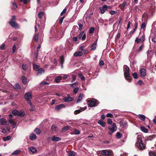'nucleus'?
Returning a JSON list of instances; mask_svg holds the SVG:
<instances>
[{
	"label": "nucleus",
	"instance_id": "69168bd1",
	"mask_svg": "<svg viewBox=\"0 0 156 156\" xmlns=\"http://www.w3.org/2000/svg\"><path fill=\"white\" fill-rule=\"evenodd\" d=\"M66 9H64L61 12L60 14V15L61 16H62L66 12Z\"/></svg>",
	"mask_w": 156,
	"mask_h": 156
},
{
	"label": "nucleus",
	"instance_id": "a211bd4d",
	"mask_svg": "<svg viewBox=\"0 0 156 156\" xmlns=\"http://www.w3.org/2000/svg\"><path fill=\"white\" fill-rule=\"evenodd\" d=\"M22 81L24 85H25L27 83V79L26 77L23 76L21 77Z\"/></svg>",
	"mask_w": 156,
	"mask_h": 156
},
{
	"label": "nucleus",
	"instance_id": "338daca9",
	"mask_svg": "<svg viewBox=\"0 0 156 156\" xmlns=\"http://www.w3.org/2000/svg\"><path fill=\"white\" fill-rule=\"evenodd\" d=\"M16 50V47L15 45H14L12 47V52L14 53Z\"/></svg>",
	"mask_w": 156,
	"mask_h": 156
},
{
	"label": "nucleus",
	"instance_id": "37998d69",
	"mask_svg": "<svg viewBox=\"0 0 156 156\" xmlns=\"http://www.w3.org/2000/svg\"><path fill=\"white\" fill-rule=\"evenodd\" d=\"M145 27L146 25L145 23H143L141 25V29L145 30Z\"/></svg>",
	"mask_w": 156,
	"mask_h": 156
},
{
	"label": "nucleus",
	"instance_id": "603ef678",
	"mask_svg": "<svg viewBox=\"0 0 156 156\" xmlns=\"http://www.w3.org/2000/svg\"><path fill=\"white\" fill-rule=\"evenodd\" d=\"M121 136L122 134L118 132L116 134V137L117 138H120L121 137Z\"/></svg>",
	"mask_w": 156,
	"mask_h": 156
},
{
	"label": "nucleus",
	"instance_id": "ddd939ff",
	"mask_svg": "<svg viewBox=\"0 0 156 156\" xmlns=\"http://www.w3.org/2000/svg\"><path fill=\"white\" fill-rule=\"evenodd\" d=\"M8 122L4 118H2L0 119V124L1 125H5Z\"/></svg>",
	"mask_w": 156,
	"mask_h": 156
},
{
	"label": "nucleus",
	"instance_id": "6e6d98bb",
	"mask_svg": "<svg viewBox=\"0 0 156 156\" xmlns=\"http://www.w3.org/2000/svg\"><path fill=\"white\" fill-rule=\"evenodd\" d=\"M77 85V83L75 82L73 83L70 84V86L73 88L76 85Z\"/></svg>",
	"mask_w": 156,
	"mask_h": 156
},
{
	"label": "nucleus",
	"instance_id": "5701e85b",
	"mask_svg": "<svg viewBox=\"0 0 156 156\" xmlns=\"http://www.w3.org/2000/svg\"><path fill=\"white\" fill-rule=\"evenodd\" d=\"M38 72L37 73V76L40 75V74L44 73L45 71L42 68L39 69L38 70Z\"/></svg>",
	"mask_w": 156,
	"mask_h": 156
},
{
	"label": "nucleus",
	"instance_id": "1a4fd4ad",
	"mask_svg": "<svg viewBox=\"0 0 156 156\" xmlns=\"http://www.w3.org/2000/svg\"><path fill=\"white\" fill-rule=\"evenodd\" d=\"M74 99L70 96L69 95H67V96L64 97L63 98V100L65 102L68 101H73Z\"/></svg>",
	"mask_w": 156,
	"mask_h": 156
},
{
	"label": "nucleus",
	"instance_id": "39448f33",
	"mask_svg": "<svg viewBox=\"0 0 156 156\" xmlns=\"http://www.w3.org/2000/svg\"><path fill=\"white\" fill-rule=\"evenodd\" d=\"M90 102L88 104V106L90 107L96 106L99 104V102L96 99L92 98L90 101Z\"/></svg>",
	"mask_w": 156,
	"mask_h": 156
},
{
	"label": "nucleus",
	"instance_id": "4d7b16f0",
	"mask_svg": "<svg viewBox=\"0 0 156 156\" xmlns=\"http://www.w3.org/2000/svg\"><path fill=\"white\" fill-rule=\"evenodd\" d=\"M106 117H110L111 118H112L114 116L111 113H108L106 115Z\"/></svg>",
	"mask_w": 156,
	"mask_h": 156
},
{
	"label": "nucleus",
	"instance_id": "dca6fc26",
	"mask_svg": "<svg viewBox=\"0 0 156 156\" xmlns=\"http://www.w3.org/2000/svg\"><path fill=\"white\" fill-rule=\"evenodd\" d=\"M29 138L31 140H33L37 139V136L34 133H32L30 135Z\"/></svg>",
	"mask_w": 156,
	"mask_h": 156
},
{
	"label": "nucleus",
	"instance_id": "a18cd8bd",
	"mask_svg": "<svg viewBox=\"0 0 156 156\" xmlns=\"http://www.w3.org/2000/svg\"><path fill=\"white\" fill-rule=\"evenodd\" d=\"M149 155L150 156H156V153L153 152H149Z\"/></svg>",
	"mask_w": 156,
	"mask_h": 156
},
{
	"label": "nucleus",
	"instance_id": "f03ea898",
	"mask_svg": "<svg viewBox=\"0 0 156 156\" xmlns=\"http://www.w3.org/2000/svg\"><path fill=\"white\" fill-rule=\"evenodd\" d=\"M135 146L140 150H143L145 148V146L142 144L141 136L140 135H138L137 136Z\"/></svg>",
	"mask_w": 156,
	"mask_h": 156
},
{
	"label": "nucleus",
	"instance_id": "8fccbe9b",
	"mask_svg": "<svg viewBox=\"0 0 156 156\" xmlns=\"http://www.w3.org/2000/svg\"><path fill=\"white\" fill-rule=\"evenodd\" d=\"M76 76L75 75H72V80L71 81V82L72 83L75 81L76 79Z\"/></svg>",
	"mask_w": 156,
	"mask_h": 156
},
{
	"label": "nucleus",
	"instance_id": "0e129e2a",
	"mask_svg": "<svg viewBox=\"0 0 156 156\" xmlns=\"http://www.w3.org/2000/svg\"><path fill=\"white\" fill-rule=\"evenodd\" d=\"M80 109L75 110L74 112V113L75 115L77 114L80 112Z\"/></svg>",
	"mask_w": 156,
	"mask_h": 156
},
{
	"label": "nucleus",
	"instance_id": "f704fd0d",
	"mask_svg": "<svg viewBox=\"0 0 156 156\" xmlns=\"http://www.w3.org/2000/svg\"><path fill=\"white\" fill-rule=\"evenodd\" d=\"M25 115V113L24 112H18V115L20 117H23Z\"/></svg>",
	"mask_w": 156,
	"mask_h": 156
},
{
	"label": "nucleus",
	"instance_id": "6ab92c4d",
	"mask_svg": "<svg viewBox=\"0 0 156 156\" xmlns=\"http://www.w3.org/2000/svg\"><path fill=\"white\" fill-rule=\"evenodd\" d=\"M29 150L32 154L35 153L37 151L36 149L33 147H30L29 148Z\"/></svg>",
	"mask_w": 156,
	"mask_h": 156
},
{
	"label": "nucleus",
	"instance_id": "3c124183",
	"mask_svg": "<svg viewBox=\"0 0 156 156\" xmlns=\"http://www.w3.org/2000/svg\"><path fill=\"white\" fill-rule=\"evenodd\" d=\"M49 83L48 82L46 81H43L40 83V85L41 86H42L43 85H48L49 84Z\"/></svg>",
	"mask_w": 156,
	"mask_h": 156
},
{
	"label": "nucleus",
	"instance_id": "4468645a",
	"mask_svg": "<svg viewBox=\"0 0 156 156\" xmlns=\"http://www.w3.org/2000/svg\"><path fill=\"white\" fill-rule=\"evenodd\" d=\"M65 105L63 104H60L57 105L55 107V109L57 111H59L61 108H64Z\"/></svg>",
	"mask_w": 156,
	"mask_h": 156
},
{
	"label": "nucleus",
	"instance_id": "9d476101",
	"mask_svg": "<svg viewBox=\"0 0 156 156\" xmlns=\"http://www.w3.org/2000/svg\"><path fill=\"white\" fill-rule=\"evenodd\" d=\"M140 76L143 77L146 76V69L144 68L141 69L139 71Z\"/></svg>",
	"mask_w": 156,
	"mask_h": 156
},
{
	"label": "nucleus",
	"instance_id": "423d86ee",
	"mask_svg": "<svg viewBox=\"0 0 156 156\" xmlns=\"http://www.w3.org/2000/svg\"><path fill=\"white\" fill-rule=\"evenodd\" d=\"M108 129L110 131L108 132V134L111 135L117 129V127L115 123H113L112 126L108 127Z\"/></svg>",
	"mask_w": 156,
	"mask_h": 156
},
{
	"label": "nucleus",
	"instance_id": "680f3d73",
	"mask_svg": "<svg viewBox=\"0 0 156 156\" xmlns=\"http://www.w3.org/2000/svg\"><path fill=\"white\" fill-rule=\"evenodd\" d=\"M108 123L110 125H111L112 123V120L110 119H107Z\"/></svg>",
	"mask_w": 156,
	"mask_h": 156
},
{
	"label": "nucleus",
	"instance_id": "412c9836",
	"mask_svg": "<svg viewBox=\"0 0 156 156\" xmlns=\"http://www.w3.org/2000/svg\"><path fill=\"white\" fill-rule=\"evenodd\" d=\"M127 3L126 1H124L122 3L121 7L120 8L122 10H124L125 7L127 6Z\"/></svg>",
	"mask_w": 156,
	"mask_h": 156
},
{
	"label": "nucleus",
	"instance_id": "aec40b11",
	"mask_svg": "<svg viewBox=\"0 0 156 156\" xmlns=\"http://www.w3.org/2000/svg\"><path fill=\"white\" fill-rule=\"evenodd\" d=\"M137 116L139 119L142 121L144 120L146 118V117L145 115L141 114H139L137 115Z\"/></svg>",
	"mask_w": 156,
	"mask_h": 156
},
{
	"label": "nucleus",
	"instance_id": "2eb2a0df",
	"mask_svg": "<svg viewBox=\"0 0 156 156\" xmlns=\"http://www.w3.org/2000/svg\"><path fill=\"white\" fill-rule=\"evenodd\" d=\"M51 139L53 141H59L61 140V138L53 136L51 137Z\"/></svg>",
	"mask_w": 156,
	"mask_h": 156
},
{
	"label": "nucleus",
	"instance_id": "9b49d317",
	"mask_svg": "<svg viewBox=\"0 0 156 156\" xmlns=\"http://www.w3.org/2000/svg\"><path fill=\"white\" fill-rule=\"evenodd\" d=\"M145 40V36L144 35H143L141 38H139L138 37L136 38L135 40V41L137 43H138L140 41H141L142 42H144V41Z\"/></svg>",
	"mask_w": 156,
	"mask_h": 156
},
{
	"label": "nucleus",
	"instance_id": "774afa93",
	"mask_svg": "<svg viewBox=\"0 0 156 156\" xmlns=\"http://www.w3.org/2000/svg\"><path fill=\"white\" fill-rule=\"evenodd\" d=\"M74 133L76 134H79L80 133V132L78 130L75 129L74 130Z\"/></svg>",
	"mask_w": 156,
	"mask_h": 156
},
{
	"label": "nucleus",
	"instance_id": "de8ad7c7",
	"mask_svg": "<svg viewBox=\"0 0 156 156\" xmlns=\"http://www.w3.org/2000/svg\"><path fill=\"white\" fill-rule=\"evenodd\" d=\"M22 68L24 71H26L27 69V65L26 64H22Z\"/></svg>",
	"mask_w": 156,
	"mask_h": 156
},
{
	"label": "nucleus",
	"instance_id": "f257e3e1",
	"mask_svg": "<svg viewBox=\"0 0 156 156\" xmlns=\"http://www.w3.org/2000/svg\"><path fill=\"white\" fill-rule=\"evenodd\" d=\"M129 67L126 65L124 66L123 71L125 78L126 80L131 82L132 79L129 75Z\"/></svg>",
	"mask_w": 156,
	"mask_h": 156
},
{
	"label": "nucleus",
	"instance_id": "c9c22d12",
	"mask_svg": "<svg viewBox=\"0 0 156 156\" xmlns=\"http://www.w3.org/2000/svg\"><path fill=\"white\" fill-rule=\"evenodd\" d=\"M3 138L4 141H6L9 140L11 139V137L9 136H8L6 137H3Z\"/></svg>",
	"mask_w": 156,
	"mask_h": 156
},
{
	"label": "nucleus",
	"instance_id": "052dcab7",
	"mask_svg": "<svg viewBox=\"0 0 156 156\" xmlns=\"http://www.w3.org/2000/svg\"><path fill=\"white\" fill-rule=\"evenodd\" d=\"M5 44L3 43L0 46V49L1 50H3L4 49L5 47Z\"/></svg>",
	"mask_w": 156,
	"mask_h": 156
},
{
	"label": "nucleus",
	"instance_id": "7ed1b4c3",
	"mask_svg": "<svg viewBox=\"0 0 156 156\" xmlns=\"http://www.w3.org/2000/svg\"><path fill=\"white\" fill-rule=\"evenodd\" d=\"M16 17L15 16H13L9 23L10 25L15 29H18L19 28V25L16 22Z\"/></svg>",
	"mask_w": 156,
	"mask_h": 156
},
{
	"label": "nucleus",
	"instance_id": "4be33fe9",
	"mask_svg": "<svg viewBox=\"0 0 156 156\" xmlns=\"http://www.w3.org/2000/svg\"><path fill=\"white\" fill-rule=\"evenodd\" d=\"M51 129L53 133H55L58 131V129L55 125H52L51 126Z\"/></svg>",
	"mask_w": 156,
	"mask_h": 156
},
{
	"label": "nucleus",
	"instance_id": "a878e982",
	"mask_svg": "<svg viewBox=\"0 0 156 156\" xmlns=\"http://www.w3.org/2000/svg\"><path fill=\"white\" fill-rule=\"evenodd\" d=\"M9 122L12 125L13 128H15L16 126V123L12 119H9Z\"/></svg>",
	"mask_w": 156,
	"mask_h": 156
},
{
	"label": "nucleus",
	"instance_id": "c85d7f7f",
	"mask_svg": "<svg viewBox=\"0 0 156 156\" xmlns=\"http://www.w3.org/2000/svg\"><path fill=\"white\" fill-rule=\"evenodd\" d=\"M97 41H96L94 44L91 45V49L92 50H94L95 49L97 45Z\"/></svg>",
	"mask_w": 156,
	"mask_h": 156
},
{
	"label": "nucleus",
	"instance_id": "bb28decb",
	"mask_svg": "<svg viewBox=\"0 0 156 156\" xmlns=\"http://www.w3.org/2000/svg\"><path fill=\"white\" fill-rule=\"evenodd\" d=\"M33 68L36 71H37L39 69V66L38 65L35 64H33Z\"/></svg>",
	"mask_w": 156,
	"mask_h": 156
},
{
	"label": "nucleus",
	"instance_id": "6e6552de",
	"mask_svg": "<svg viewBox=\"0 0 156 156\" xmlns=\"http://www.w3.org/2000/svg\"><path fill=\"white\" fill-rule=\"evenodd\" d=\"M110 8V6H107L106 5H104L102 7H100L99 8V9L101 11V14H103L106 10H107L108 9Z\"/></svg>",
	"mask_w": 156,
	"mask_h": 156
},
{
	"label": "nucleus",
	"instance_id": "13d9d810",
	"mask_svg": "<svg viewBox=\"0 0 156 156\" xmlns=\"http://www.w3.org/2000/svg\"><path fill=\"white\" fill-rule=\"evenodd\" d=\"M133 76L134 78L136 79L137 78V74L136 73H134L133 74Z\"/></svg>",
	"mask_w": 156,
	"mask_h": 156
},
{
	"label": "nucleus",
	"instance_id": "bf43d9fd",
	"mask_svg": "<svg viewBox=\"0 0 156 156\" xmlns=\"http://www.w3.org/2000/svg\"><path fill=\"white\" fill-rule=\"evenodd\" d=\"M60 33L61 34L60 35H57V37H58L57 38L58 39H59L60 38H61L63 36V34H64V33L62 32H60Z\"/></svg>",
	"mask_w": 156,
	"mask_h": 156
},
{
	"label": "nucleus",
	"instance_id": "864d4df0",
	"mask_svg": "<svg viewBox=\"0 0 156 156\" xmlns=\"http://www.w3.org/2000/svg\"><path fill=\"white\" fill-rule=\"evenodd\" d=\"M79 90V88L76 87L73 89V92L75 94H76Z\"/></svg>",
	"mask_w": 156,
	"mask_h": 156
},
{
	"label": "nucleus",
	"instance_id": "c756f323",
	"mask_svg": "<svg viewBox=\"0 0 156 156\" xmlns=\"http://www.w3.org/2000/svg\"><path fill=\"white\" fill-rule=\"evenodd\" d=\"M18 111L16 110L15 109L13 110L12 112V114L15 116H16L18 115Z\"/></svg>",
	"mask_w": 156,
	"mask_h": 156
},
{
	"label": "nucleus",
	"instance_id": "b1692460",
	"mask_svg": "<svg viewBox=\"0 0 156 156\" xmlns=\"http://www.w3.org/2000/svg\"><path fill=\"white\" fill-rule=\"evenodd\" d=\"M98 124L101 126L102 127H104L105 126V122L102 120H100L98 121Z\"/></svg>",
	"mask_w": 156,
	"mask_h": 156
},
{
	"label": "nucleus",
	"instance_id": "72a5a7b5",
	"mask_svg": "<svg viewBox=\"0 0 156 156\" xmlns=\"http://www.w3.org/2000/svg\"><path fill=\"white\" fill-rule=\"evenodd\" d=\"M28 103L30 105V106L31 107V108L30 109V111H34L35 110V106L32 105V103L31 102V104L30 103L28 102Z\"/></svg>",
	"mask_w": 156,
	"mask_h": 156
},
{
	"label": "nucleus",
	"instance_id": "e2e57ef3",
	"mask_svg": "<svg viewBox=\"0 0 156 156\" xmlns=\"http://www.w3.org/2000/svg\"><path fill=\"white\" fill-rule=\"evenodd\" d=\"M149 38L150 39L151 38L152 41L154 42L155 43H156V38L155 37H150Z\"/></svg>",
	"mask_w": 156,
	"mask_h": 156
},
{
	"label": "nucleus",
	"instance_id": "58836bf2",
	"mask_svg": "<svg viewBox=\"0 0 156 156\" xmlns=\"http://www.w3.org/2000/svg\"><path fill=\"white\" fill-rule=\"evenodd\" d=\"M20 150H16L14 151L12 154V155H16L20 152Z\"/></svg>",
	"mask_w": 156,
	"mask_h": 156
},
{
	"label": "nucleus",
	"instance_id": "473e14b6",
	"mask_svg": "<svg viewBox=\"0 0 156 156\" xmlns=\"http://www.w3.org/2000/svg\"><path fill=\"white\" fill-rule=\"evenodd\" d=\"M39 35V33H38L36 34L33 37L34 40L36 42H37L38 41Z\"/></svg>",
	"mask_w": 156,
	"mask_h": 156
},
{
	"label": "nucleus",
	"instance_id": "20e7f679",
	"mask_svg": "<svg viewBox=\"0 0 156 156\" xmlns=\"http://www.w3.org/2000/svg\"><path fill=\"white\" fill-rule=\"evenodd\" d=\"M100 153L105 156H112L113 152L111 150H104L101 151Z\"/></svg>",
	"mask_w": 156,
	"mask_h": 156
},
{
	"label": "nucleus",
	"instance_id": "09e8293b",
	"mask_svg": "<svg viewBox=\"0 0 156 156\" xmlns=\"http://www.w3.org/2000/svg\"><path fill=\"white\" fill-rule=\"evenodd\" d=\"M60 63H63L64 62V58L63 56H61L60 57Z\"/></svg>",
	"mask_w": 156,
	"mask_h": 156
},
{
	"label": "nucleus",
	"instance_id": "7c9ffc66",
	"mask_svg": "<svg viewBox=\"0 0 156 156\" xmlns=\"http://www.w3.org/2000/svg\"><path fill=\"white\" fill-rule=\"evenodd\" d=\"M34 132L37 135H40L41 133V130L38 128H36L34 129Z\"/></svg>",
	"mask_w": 156,
	"mask_h": 156
},
{
	"label": "nucleus",
	"instance_id": "393cba45",
	"mask_svg": "<svg viewBox=\"0 0 156 156\" xmlns=\"http://www.w3.org/2000/svg\"><path fill=\"white\" fill-rule=\"evenodd\" d=\"M62 77L61 76H56L55 79V81L57 83H59L60 81L62 80Z\"/></svg>",
	"mask_w": 156,
	"mask_h": 156
},
{
	"label": "nucleus",
	"instance_id": "c03bdc74",
	"mask_svg": "<svg viewBox=\"0 0 156 156\" xmlns=\"http://www.w3.org/2000/svg\"><path fill=\"white\" fill-rule=\"evenodd\" d=\"M15 88L17 89H20L21 87L18 83H16L15 85Z\"/></svg>",
	"mask_w": 156,
	"mask_h": 156
},
{
	"label": "nucleus",
	"instance_id": "f3484780",
	"mask_svg": "<svg viewBox=\"0 0 156 156\" xmlns=\"http://www.w3.org/2000/svg\"><path fill=\"white\" fill-rule=\"evenodd\" d=\"M83 54L82 51H78L75 52L73 54L74 56L77 57V56H81L83 55Z\"/></svg>",
	"mask_w": 156,
	"mask_h": 156
},
{
	"label": "nucleus",
	"instance_id": "e433bc0d",
	"mask_svg": "<svg viewBox=\"0 0 156 156\" xmlns=\"http://www.w3.org/2000/svg\"><path fill=\"white\" fill-rule=\"evenodd\" d=\"M154 138V136L153 135H149L148 136V137H147V140H151Z\"/></svg>",
	"mask_w": 156,
	"mask_h": 156
},
{
	"label": "nucleus",
	"instance_id": "f8f14e48",
	"mask_svg": "<svg viewBox=\"0 0 156 156\" xmlns=\"http://www.w3.org/2000/svg\"><path fill=\"white\" fill-rule=\"evenodd\" d=\"M120 125L124 129H126L128 126L126 122L124 121H121L120 123Z\"/></svg>",
	"mask_w": 156,
	"mask_h": 156
},
{
	"label": "nucleus",
	"instance_id": "49530a36",
	"mask_svg": "<svg viewBox=\"0 0 156 156\" xmlns=\"http://www.w3.org/2000/svg\"><path fill=\"white\" fill-rule=\"evenodd\" d=\"M94 28L93 27H91L90 28L89 32L90 34H92L94 32Z\"/></svg>",
	"mask_w": 156,
	"mask_h": 156
},
{
	"label": "nucleus",
	"instance_id": "cd10ccee",
	"mask_svg": "<svg viewBox=\"0 0 156 156\" xmlns=\"http://www.w3.org/2000/svg\"><path fill=\"white\" fill-rule=\"evenodd\" d=\"M83 94H80L77 100V101H76L77 103L80 102L81 101L82 99L83 98Z\"/></svg>",
	"mask_w": 156,
	"mask_h": 156
},
{
	"label": "nucleus",
	"instance_id": "0eeeda50",
	"mask_svg": "<svg viewBox=\"0 0 156 156\" xmlns=\"http://www.w3.org/2000/svg\"><path fill=\"white\" fill-rule=\"evenodd\" d=\"M24 98L27 103L29 102L31 104V101L30 100L32 98L31 92H29L26 93L24 95Z\"/></svg>",
	"mask_w": 156,
	"mask_h": 156
},
{
	"label": "nucleus",
	"instance_id": "ea45409f",
	"mask_svg": "<svg viewBox=\"0 0 156 156\" xmlns=\"http://www.w3.org/2000/svg\"><path fill=\"white\" fill-rule=\"evenodd\" d=\"M140 129L142 132L146 133V128L145 127L141 126L140 127Z\"/></svg>",
	"mask_w": 156,
	"mask_h": 156
},
{
	"label": "nucleus",
	"instance_id": "5fc2aeb1",
	"mask_svg": "<svg viewBox=\"0 0 156 156\" xmlns=\"http://www.w3.org/2000/svg\"><path fill=\"white\" fill-rule=\"evenodd\" d=\"M69 127L68 126H65L62 129V130L63 131H66L69 130Z\"/></svg>",
	"mask_w": 156,
	"mask_h": 156
},
{
	"label": "nucleus",
	"instance_id": "2f4dec72",
	"mask_svg": "<svg viewBox=\"0 0 156 156\" xmlns=\"http://www.w3.org/2000/svg\"><path fill=\"white\" fill-rule=\"evenodd\" d=\"M76 153L73 151H69L68 154L69 156H75Z\"/></svg>",
	"mask_w": 156,
	"mask_h": 156
},
{
	"label": "nucleus",
	"instance_id": "a19ab883",
	"mask_svg": "<svg viewBox=\"0 0 156 156\" xmlns=\"http://www.w3.org/2000/svg\"><path fill=\"white\" fill-rule=\"evenodd\" d=\"M78 25L79 27V30H82V28L83 27V23H79V22H78Z\"/></svg>",
	"mask_w": 156,
	"mask_h": 156
},
{
	"label": "nucleus",
	"instance_id": "4c0bfd02",
	"mask_svg": "<svg viewBox=\"0 0 156 156\" xmlns=\"http://www.w3.org/2000/svg\"><path fill=\"white\" fill-rule=\"evenodd\" d=\"M20 1L24 4H27L30 2V0H20Z\"/></svg>",
	"mask_w": 156,
	"mask_h": 156
},
{
	"label": "nucleus",
	"instance_id": "79ce46f5",
	"mask_svg": "<svg viewBox=\"0 0 156 156\" xmlns=\"http://www.w3.org/2000/svg\"><path fill=\"white\" fill-rule=\"evenodd\" d=\"M44 14V13L43 12H41L38 13V16L39 18H41Z\"/></svg>",
	"mask_w": 156,
	"mask_h": 156
}]
</instances>
